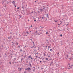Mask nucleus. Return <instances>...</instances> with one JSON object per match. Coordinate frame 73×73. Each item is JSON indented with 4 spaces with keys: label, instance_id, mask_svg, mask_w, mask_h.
<instances>
[{
    "label": "nucleus",
    "instance_id": "1",
    "mask_svg": "<svg viewBox=\"0 0 73 73\" xmlns=\"http://www.w3.org/2000/svg\"><path fill=\"white\" fill-rule=\"evenodd\" d=\"M30 70L31 69V68H27L26 69H25V70Z\"/></svg>",
    "mask_w": 73,
    "mask_h": 73
},
{
    "label": "nucleus",
    "instance_id": "2",
    "mask_svg": "<svg viewBox=\"0 0 73 73\" xmlns=\"http://www.w3.org/2000/svg\"><path fill=\"white\" fill-rule=\"evenodd\" d=\"M15 3H16V2L15 1H13L11 3L13 5V4H15Z\"/></svg>",
    "mask_w": 73,
    "mask_h": 73
},
{
    "label": "nucleus",
    "instance_id": "3",
    "mask_svg": "<svg viewBox=\"0 0 73 73\" xmlns=\"http://www.w3.org/2000/svg\"><path fill=\"white\" fill-rule=\"evenodd\" d=\"M47 18H48V19H49V16L48 15V14H47Z\"/></svg>",
    "mask_w": 73,
    "mask_h": 73
},
{
    "label": "nucleus",
    "instance_id": "4",
    "mask_svg": "<svg viewBox=\"0 0 73 73\" xmlns=\"http://www.w3.org/2000/svg\"><path fill=\"white\" fill-rule=\"evenodd\" d=\"M53 63V61H52V62L50 63V66H51V65H52V64Z\"/></svg>",
    "mask_w": 73,
    "mask_h": 73
},
{
    "label": "nucleus",
    "instance_id": "5",
    "mask_svg": "<svg viewBox=\"0 0 73 73\" xmlns=\"http://www.w3.org/2000/svg\"><path fill=\"white\" fill-rule=\"evenodd\" d=\"M38 33H37V31H36L35 33V35H37Z\"/></svg>",
    "mask_w": 73,
    "mask_h": 73
},
{
    "label": "nucleus",
    "instance_id": "6",
    "mask_svg": "<svg viewBox=\"0 0 73 73\" xmlns=\"http://www.w3.org/2000/svg\"><path fill=\"white\" fill-rule=\"evenodd\" d=\"M26 29H27V28H28V30H29V29H30V27H26Z\"/></svg>",
    "mask_w": 73,
    "mask_h": 73
},
{
    "label": "nucleus",
    "instance_id": "7",
    "mask_svg": "<svg viewBox=\"0 0 73 73\" xmlns=\"http://www.w3.org/2000/svg\"><path fill=\"white\" fill-rule=\"evenodd\" d=\"M68 55H67L66 56L65 58H66V59H67V58H68Z\"/></svg>",
    "mask_w": 73,
    "mask_h": 73
},
{
    "label": "nucleus",
    "instance_id": "8",
    "mask_svg": "<svg viewBox=\"0 0 73 73\" xmlns=\"http://www.w3.org/2000/svg\"><path fill=\"white\" fill-rule=\"evenodd\" d=\"M31 57V55H30L28 56V58H30Z\"/></svg>",
    "mask_w": 73,
    "mask_h": 73
},
{
    "label": "nucleus",
    "instance_id": "9",
    "mask_svg": "<svg viewBox=\"0 0 73 73\" xmlns=\"http://www.w3.org/2000/svg\"><path fill=\"white\" fill-rule=\"evenodd\" d=\"M35 46V44L33 45V46L32 47H31V48H33V47H34Z\"/></svg>",
    "mask_w": 73,
    "mask_h": 73
},
{
    "label": "nucleus",
    "instance_id": "10",
    "mask_svg": "<svg viewBox=\"0 0 73 73\" xmlns=\"http://www.w3.org/2000/svg\"><path fill=\"white\" fill-rule=\"evenodd\" d=\"M19 17H20V18H21V17H22V15H19Z\"/></svg>",
    "mask_w": 73,
    "mask_h": 73
},
{
    "label": "nucleus",
    "instance_id": "11",
    "mask_svg": "<svg viewBox=\"0 0 73 73\" xmlns=\"http://www.w3.org/2000/svg\"><path fill=\"white\" fill-rule=\"evenodd\" d=\"M37 35H41V33H38Z\"/></svg>",
    "mask_w": 73,
    "mask_h": 73
},
{
    "label": "nucleus",
    "instance_id": "12",
    "mask_svg": "<svg viewBox=\"0 0 73 73\" xmlns=\"http://www.w3.org/2000/svg\"><path fill=\"white\" fill-rule=\"evenodd\" d=\"M11 37H9L8 38V39H11Z\"/></svg>",
    "mask_w": 73,
    "mask_h": 73
},
{
    "label": "nucleus",
    "instance_id": "13",
    "mask_svg": "<svg viewBox=\"0 0 73 73\" xmlns=\"http://www.w3.org/2000/svg\"><path fill=\"white\" fill-rule=\"evenodd\" d=\"M40 11H44L43 10V9H40Z\"/></svg>",
    "mask_w": 73,
    "mask_h": 73
},
{
    "label": "nucleus",
    "instance_id": "14",
    "mask_svg": "<svg viewBox=\"0 0 73 73\" xmlns=\"http://www.w3.org/2000/svg\"><path fill=\"white\" fill-rule=\"evenodd\" d=\"M35 19V18H34V21H35V22H36V19Z\"/></svg>",
    "mask_w": 73,
    "mask_h": 73
},
{
    "label": "nucleus",
    "instance_id": "15",
    "mask_svg": "<svg viewBox=\"0 0 73 73\" xmlns=\"http://www.w3.org/2000/svg\"><path fill=\"white\" fill-rule=\"evenodd\" d=\"M44 19H46V20H45V21H46L47 20V19H48L47 18H46V17H44Z\"/></svg>",
    "mask_w": 73,
    "mask_h": 73
},
{
    "label": "nucleus",
    "instance_id": "16",
    "mask_svg": "<svg viewBox=\"0 0 73 73\" xmlns=\"http://www.w3.org/2000/svg\"><path fill=\"white\" fill-rule=\"evenodd\" d=\"M22 8H23V9H24V6H22Z\"/></svg>",
    "mask_w": 73,
    "mask_h": 73
},
{
    "label": "nucleus",
    "instance_id": "17",
    "mask_svg": "<svg viewBox=\"0 0 73 73\" xmlns=\"http://www.w3.org/2000/svg\"><path fill=\"white\" fill-rule=\"evenodd\" d=\"M48 49H49V48H51V47L49 46H48Z\"/></svg>",
    "mask_w": 73,
    "mask_h": 73
},
{
    "label": "nucleus",
    "instance_id": "18",
    "mask_svg": "<svg viewBox=\"0 0 73 73\" xmlns=\"http://www.w3.org/2000/svg\"><path fill=\"white\" fill-rule=\"evenodd\" d=\"M20 52H23V50H22V49H20Z\"/></svg>",
    "mask_w": 73,
    "mask_h": 73
},
{
    "label": "nucleus",
    "instance_id": "19",
    "mask_svg": "<svg viewBox=\"0 0 73 73\" xmlns=\"http://www.w3.org/2000/svg\"><path fill=\"white\" fill-rule=\"evenodd\" d=\"M14 61H15L16 60V58H14Z\"/></svg>",
    "mask_w": 73,
    "mask_h": 73
},
{
    "label": "nucleus",
    "instance_id": "20",
    "mask_svg": "<svg viewBox=\"0 0 73 73\" xmlns=\"http://www.w3.org/2000/svg\"><path fill=\"white\" fill-rule=\"evenodd\" d=\"M27 73V71H24V73Z\"/></svg>",
    "mask_w": 73,
    "mask_h": 73
},
{
    "label": "nucleus",
    "instance_id": "21",
    "mask_svg": "<svg viewBox=\"0 0 73 73\" xmlns=\"http://www.w3.org/2000/svg\"><path fill=\"white\" fill-rule=\"evenodd\" d=\"M26 33H27V34H29V33H28V31H27Z\"/></svg>",
    "mask_w": 73,
    "mask_h": 73
},
{
    "label": "nucleus",
    "instance_id": "22",
    "mask_svg": "<svg viewBox=\"0 0 73 73\" xmlns=\"http://www.w3.org/2000/svg\"><path fill=\"white\" fill-rule=\"evenodd\" d=\"M42 46L43 45H44V44H41Z\"/></svg>",
    "mask_w": 73,
    "mask_h": 73
},
{
    "label": "nucleus",
    "instance_id": "23",
    "mask_svg": "<svg viewBox=\"0 0 73 73\" xmlns=\"http://www.w3.org/2000/svg\"><path fill=\"white\" fill-rule=\"evenodd\" d=\"M50 51H52V49H51L50 50Z\"/></svg>",
    "mask_w": 73,
    "mask_h": 73
},
{
    "label": "nucleus",
    "instance_id": "24",
    "mask_svg": "<svg viewBox=\"0 0 73 73\" xmlns=\"http://www.w3.org/2000/svg\"><path fill=\"white\" fill-rule=\"evenodd\" d=\"M16 43L17 45H18V43L17 42H16Z\"/></svg>",
    "mask_w": 73,
    "mask_h": 73
},
{
    "label": "nucleus",
    "instance_id": "25",
    "mask_svg": "<svg viewBox=\"0 0 73 73\" xmlns=\"http://www.w3.org/2000/svg\"><path fill=\"white\" fill-rule=\"evenodd\" d=\"M48 60V58H46V60Z\"/></svg>",
    "mask_w": 73,
    "mask_h": 73
},
{
    "label": "nucleus",
    "instance_id": "26",
    "mask_svg": "<svg viewBox=\"0 0 73 73\" xmlns=\"http://www.w3.org/2000/svg\"><path fill=\"white\" fill-rule=\"evenodd\" d=\"M45 7H44L42 9H43H43H45Z\"/></svg>",
    "mask_w": 73,
    "mask_h": 73
},
{
    "label": "nucleus",
    "instance_id": "27",
    "mask_svg": "<svg viewBox=\"0 0 73 73\" xmlns=\"http://www.w3.org/2000/svg\"><path fill=\"white\" fill-rule=\"evenodd\" d=\"M46 49H48V47H47V46H46Z\"/></svg>",
    "mask_w": 73,
    "mask_h": 73
},
{
    "label": "nucleus",
    "instance_id": "28",
    "mask_svg": "<svg viewBox=\"0 0 73 73\" xmlns=\"http://www.w3.org/2000/svg\"><path fill=\"white\" fill-rule=\"evenodd\" d=\"M59 52H58L57 53V55H58V54H59Z\"/></svg>",
    "mask_w": 73,
    "mask_h": 73
},
{
    "label": "nucleus",
    "instance_id": "29",
    "mask_svg": "<svg viewBox=\"0 0 73 73\" xmlns=\"http://www.w3.org/2000/svg\"><path fill=\"white\" fill-rule=\"evenodd\" d=\"M15 63H16V62H14L13 63V64H14V63H15Z\"/></svg>",
    "mask_w": 73,
    "mask_h": 73
},
{
    "label": "nucleus",
    "instance_id": "30",
    "mask_svg": "<svg viewBox=\"0 0 73 73\" xmlns=\"http://www.w3.org/2000/svg\"><path fill=\"white\" fill-rule=\"evenodd\" d=\"M14 6H15V7H16V5H14Z\"/></svg>",
    "mask_w": 73,
    "mask_h": 73
},
{
    "label": "nucleus",
    "instance_id": "31",
    "mask_svg": "<svg viewBox=\"0 0 73 73\" xmlns=\"http://www.w3.org/2000/svg\"><path fill=\"white\" fill-rule=\"evenodd\" d=\"M60 37H62V34H61V35H60Z\"/></svg>",
    "mask_w": 73,
    "mask_h": 73
},
{
    "label": "nucleus",
    "instance_id": "32",
    "mask_svg": "<svg viewBox=\"0 0 73 73\" xmlns=\"http://www.w3.org/2000/svg\"><path fill=\"white\" fill-rule=\"evenodd\" d=\"M54 21H55L56 23H57V21H56V20H54Z\"/></svg>",
    "mask_w": 73,
    "mask_h": 73
},
{
    "label": "nucleus",
    "instance_id": "33",
    "mask_svg": "<svg viewBox=\"0 0 73 73\" xmlns=\"http://www.w3.org/2000/svg\"><path fill=\"white\" fill-rule=\"evenodd\" d=\"M30 66H31V64L29 63Z\"/></svg>",
    "mask_w": 73,
    "mask_h": 73
},
{
    "label": "nucleus",
    "instance_id": "34",
    "mask_svg": "<svg viewBox=\"0 0 73 73\" xmlns=\"http://www.w3.org/2000/svg\"><path fill=\"white\" fill-rule=\"evenodd\" d=\"M21 68H20V70H19L20 72V71H21Z\"/></svg>",
    "mask_w": 73,
    "mask_h": 73
},
{
    "label": "nucleus",
    "instance_id": "35",
    "mask_svg": "<svg viewBox=\"0 0 73 73\" xmlns=\"http://www.w3.org/2000/svg\"><path fill=\"white\" fill-rule=\"evenodd\" d=\"M43 62H44V63H45L46 62V61H43Z\"/></svg>",
    "mask_w": 73,
    "mask_h": 73
},
{
    "label": "nucleus",
    "instance_id": "36",
    "mask_svg": "<svg viewBox=\"0 0 73 73\" xmlns=\"http://www.w3.org/2000/svg\"><path fill=\"white\" fill-rule=\"evenodd\" d=\"M49 60H52V59H50L49 60H48V61H49Z\"/></svg>",
    "mask_w": 73,
    "mask_h": 73
},
{
    "label": "nucleus",
    "instance_id": "37",
    "mask_svg": "<svg viewBox=\"0 0 73 73\" xmlns=\"http://www.w3.org/2000/svg\"><path fill=\"white\" fill-rule=\"evenodd\" d=\"M4 57H5H5H7V56H5V55L4 56Z\"/></svg>",
    "mask_w": 73,
    "mask_h": 73
},
{
    "label": "nucleus",
    "instance_id": "38",
    "mask_svg": "<svg viewBox=\"0 0 73 73\" xmlns=\"http://www.w3.org/2000/svg\"><path fill=\"white\" fill-rule=\"evenodd\" d=\"M30 58H31V60H32L33 59V58L32 57H31Z\"/></svg>",
    "mask_w": 73,
    "mask_h": 73
},
{
    "label": "nucleus",
    "instance_id": "39",
    "mask_svg": "<svg viewBox=\"0 0 73 73\" xmlns=\"http://www.w3.org/2000/svg\"><path fill=\"white\" fill-rule=\"evenodd\" d=\"M60 42L61 43H62V41H61Z\"/></svg>",
    "mask_w": 73,
    "mask_h": 73
},
{
    "label": "nucleus",
    "instance_id": "40",
    "mask_svg": "<svg viewBox=\"0 0 73 73\" xmlns=\"http://www.w3.org/2000/svg\"><path fill=\"white\" fill-rule=\"evenodd\" d=\"M47 43L49 44V41Z\"/></svg>",
    "mask_w": 73,
    "mask_h": 73
},
{
    "label": "nucleus",
    "instance_id": "41",
    "mask_svg": "<svg viewBox=\"0 0 73 73\" xmlns=\"http://www.w3.org/2000/svg\"><path fill=\"white\" fill-rule=\"evenodd\" d=\"M67 42H68V43H69V40H67Z\"/></svg>",
    "mask_w": 73,
    "mask_h": 73
},
{
    "label": "nucleus",
    "instance_id": "42",
    "mask_svg": "<svg viewBox=\"0 0 73 73\" xmlns=\"http://www.w3.org/2000/svg\"><path fill=\"white\" fill-rule=\"evenodd\" d=\"M69 25L68 24H67L66 25V26H67V25Z\"/></svg>",
    "mask_w": 73,
    "mask_h": 73
},
{
    "label": "nucleus",
    "instance_id": "43",
    "mask_svg": "<svg viewBox=\"0 0 73 73\" xmlns=\"http://www.w3.org/2000/svg\"><path fill=\"white\" fill-rule=\"evenodd\" d=\"M46 34H48V32H46Z\"/></svg>",
    "mask_w": 73,
    "mask_h": 73
},
{
    "label": "nucleus",
    "instance_id": "44",
    "mask_svg": "<svg viewBox=\"0 0 73 73\" xmlns=\"http://www.w3.org/2000/svg\"><path fill=\"white\" fill-rule=\"evenodd\" d=\"M40 63H41L42 62V61H40Z\"/></svg>",
    "mask_w": 73,
    "mask_h": 73
},
{
    "label": "nucleus",
    "instance_id": "45",
    "mask_svg": "<svg viewBox=\"0 0 73 73\" xmlns=\"http://www.w3.org/2000/svg\"><path fill=\"white\" fill-rule=\"evenodd\" d=\"M37 54V53H36L35 54V56H36V54Z\"/></svg>",
    "mask_w": 73,
    "mask_h": 73
},
{
    "label": "nucleus",
    "instance_id": "46",
    "mask_svg": "<svg viewBox=\"0 0 73 73\" xmlns=\"http://www.w3.org/2000/svg\"><path fill=\"white\" fill-rule=\"evenodd\" d=\"M25 56H26V55H25L24 56V58H25Z\"/></svg>",
    "mask_w": 73,
    "mask_h": 73
},
{
    "label": "nucleus",
    "instance_id": "47",
    "mask_svg": "<svg viewBox=\"0 0 73 73\" xmlns=\"http://www.w3.org/2000/svg\"><path fill=\"white\" fill-rule=\"evenodd\" d=\"M36 47H34L35 49H36Z\"/></svg>",
    "mask_w": 73,
    "mask_h": 73
},
{
    "label": "nucleus",
    "instance_id": "48",
    "mask_svg": "<svg viewBox=\"0 0 73 73\" xmlns=\"http://www.w3.org/2000/svg\"><path fill=\"white\" fill-rule=\"evenodd\" d=\"M67 30H68V31H69V29H67Z\"/></svg>",
    "mask_w": 73,
    "mask_h": 73
},
{
    "label": "nucleus",
    "instance_id": "49",
    "mask_svg": "<svg viewBox=\"0 0 73 73\" xmlns=\"http://www.w3.org/2000/svg\"><path fill=\"white\" fill-rule=\"evenodd\" d=\"M41 70H42V69H43V68H41Z\"/></svg>",
    "mask_w": 73,
    "mask_h": 73
},
{
    "label": "nucleus",
    "instance_id": "50",
    "mask_svg": "<svg viewBox=\"0 0 73 73\" xmlns=\"http://www.w3.org/2000/svg\"><path fill=\"white\" fill-rule=\"evenodd\" d=\"M42 28H44V27H41Z\"/></svg>",
    "mask_w": 73,
    "mask_h": 73
},
{
    "label": "nucleus",
    "instance_id": "51",
    "mask_svg": "<svg viewBox=\"0 0 73 73\" xmlns=\"http://www.w3.org/2000/svg\"><path fill=\"white\" fill-rule=\"evenodd\" d=\"M31 27H32V25H31V26H30Z\"/></svg>",
    "mask_w": 73,
    "mask_h": 73
},
{
    "label": "nucleus",
    "instance_id": "52",
    "mask_svg": "<svg viewBox=\"0 0 73 73\" xmlns=\"http://www.w3.org/2000/svg\"><path fill=\"white\" fill-rule=\"evenodd\" d=\"M21 61H23V58H22L21 59Z\"/></svg>",
    "mask_w": 73,
    "mask_h": 73
},
{
    "label": "nucleus",
    "instance_id": "53",
    "mask_svg": "<svg viewBox=\"0 0 73 73\" xmlns=\"http://www.w3.org/2000/svg\"><path fill=\"white\" fill-rule=\"evenodd\" d=\"M30 40H31V41H32V39H30Z\"/></svg>",
    "mask_w": 73,
    "mask_h": 73
},
{
    "label": "nucleus",
    "instance_id": "54",
    "mask_svg": "<svg viewBox=\"0 0 73 73\" xmlns=\"http://www.w3.org/2000/svg\"><path fill=\"white\" fill-rule=\"evenodd\" d=\"M50 57V56H48V57Z\"/></svg>",
    "mask_w": 73,
    "mask_h": 73
},
{
    "label": "nucleus",
    "instance_id": "55",
    "mask_svg": "<svg viewBox=\"0 0 73 73\" xmlns=\"http://www.w3.org/2000/svg\"><path fill=\"white\" fill-rule=\"evenodd\" d=\"M19 8H20V7H18L17 8V9H19Z\"/></svg>",
    "mask_w": 73,
    "mask_h": 73
},
{
    "label": "nucleus",
    "instance_id": "56",
    "mask_svg": "<svg viewBox=\"0 0 73 73\" xmlns=\"http://www.w3.org/2000/svg\"><path fill=\"white\" fill-rule=\"evenodd\" d=\"M20 69V68L19 67L18 69H19V70Z\"/></svg>",
    "mask_w": 73,
    "mask_h": 73
},
{
    "label": "nucleus",
    "instance_id": "57",
    "mask_svg": "<svg viewBox=\"0 0 73 73\" xmlns=\"http://www.w3.org/2000/svg\"><path fill=\"white\" fill-rule=\"evenodd\" d=\"M9 64H11V62H9Z\"/></svg>",
    "mask_w": 73,
    "mask_h": 73
},
{
    "label": "nucleus",
    "instance_id": "58",
    "mask_svg": "<svg viewBox=\"0 0 73 73\" xmlns=\"http://www.w3.org/2000/svg\"><path fill=\"white\" fill-rule=\"evenodd\" d=\"M38 52H37V53H36L37 54H38Z\"/></svg>",
    "mask_w": 73,
    "mask_h": 73
},
{
    "label": "nucleus",
    "instance_id": "59",
    "mask_svg": "<svg viewBox=\"0 0 73 73\" xmlns=\"http://www.w3.org/2000/svg\"><path fill=\"white\" fill-rule=\"evenodd\" d=\"M42 19H44V17H42Z\"/></svg>",
    "mask_w": 73,
    "mask_h": 73
},
{
    "label": "nucleus",
    "instance_id": "60",
    "mask_svg": "<svg viewBox=\"0 0 73 73\" xmlns=\"http://www.w3.org/2000/svg\"><path fill=\"white\" fill-rule=\"evenodd\" d=\"M36 58H37V56H36Z\"/></svg>",
    "mask_w": 73,
    "mask_h": 73
},
{
    "label": "nucleus",
    "instance_id": "61",
    "mask_svg": "<svg viewBox=\"0 0 73 73\" xmlns=\"http://www.w3.org/2000/svg\"><path fill=\"white\" fill-rule=\"evenodd\" d=\"M73 66V65H72L71 66H72H72Z\"/></svg>",
    "mask_w": 73,
    "mask_h": 73
},
{
    "label": "nucleus",
    "instance_id": "62",
    "mask_svg": "<svg viewBox=\"0 0 73 73\" xmlns=\"http://www.w3.org/2000/svg\"><path fill=\"white\" fill-rule=\"evenodd\" d=\"M33 71H35V69H33Z\"/></svg>",
    "mask_w": 73,
    "mask_h": 73
},
{
    "label": "nucleus",
    "instance_id": "63",
    "mask_svg": "<svg viewBox=\"0 0 73 73\" xmlns=\"http://www.w3.org/2000/svg\"><path fill=\"white\" fill-rule=\"evenodd\" d=\"M46 41H47V42H48V40H46Z\"/></svg>",
    "mask_w": 73,
    "mask_h": 73
},
{
    "label": "nucleus",
    "instance_id": "64",
    "mask_svg": "<svg viewBox=\"0 0 73 73\" xmlns=\"http://www.w3.org/2000/svg\"><path fill=\"white\" fill-rule=\"evenodd\" d=\"M58 25H60V24H58Z\"/></svg>",
    "mask_w": 73,
    "mask_h": 73
}]
</instances>
